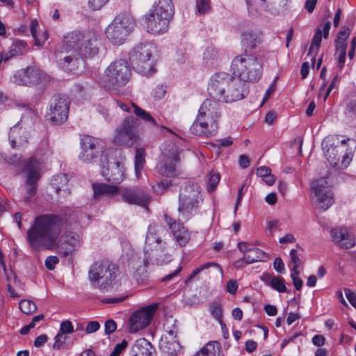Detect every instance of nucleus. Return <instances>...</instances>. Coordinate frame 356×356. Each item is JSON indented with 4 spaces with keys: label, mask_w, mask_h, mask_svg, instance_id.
Returning a JSON list of instances; mask_svg holds the SVG:
<instances>
[{
    "label": "nucleus",
    "mask_w": 356,
    "mask_h": 356,
    "mask_svg": "<svg viewBox=\"0 0 356 356\" xmlns=\"http://www.w3.org/2000/svg\"><path fill=\"white\" fill-rule=\"evenodd\" d=\"M241 42L246 51L255 49L260 42L259 35L253 31H247L242 34Z\"/></svg>",
    "instance_id": "473e14b6"
},
{
    "label": "nucleus",
    "mask_w": 356,
    "mask_h": 356,
    "mask_svg": "<svg viewBox=\"0 0 356 356\" xmlns=\"http://www.w3.org/2000/svg\"><path fill=\"white\" fill-rule=\"evenodd\" d=\"M220 350V343L217 341H211L208 342L193 356H219Z\"/></svg>",
    "instance_id": "f704fd0d"
},
{
    "label": "nucleus",
    "mask_w": 356,
    "mask_h": 356,
    "mask_svg": "<svg viewBox=\"0 0 356 356\" xmlns=\"http://www.w3.org/2000/svg\"><path fill=\"white\" fill-rule=\"evenodd\" d=\"M109 0H89L88 6L93 10H100Z\"/></svg>",
    "instance_id": "864d4df0"
},
{
    "label": "nucleus",
    "mask_w": 356,
    "mask_h": 356,
    "mask_svg": "<svg viewBox=\"0 0 356 356\" xmlns=\"http://www.w3.org/2000/svg\"><path fill=\"white\" fill-rule=\"evenodd\" d=\"M56 180L60 181V182H64V185L61 186H54L56 193L58 195H61V192L63 191L64 195H68L70 193L69 190L67 189V184L68 182L67 177L66 175H58L56 178Z\"/></svg>",
    "instance_id": "09e8293b"
},
{
    "label": "nucleus",
    "mask_w": 356,
    "mask_h": 356,
    "mask_svg": "<svg viewBox=\"0 0 356 356\" xmlns=\"http://www.w3.org/2000/svg\"><path fill=\"white\" fill-rule=\"evenodd\" d=\"M63 227L62 218L54 214H44L36 217L27 231V241L35 251L52 250L56 246L57 240Z\"/></svg>",
    "instance_id": "f257e3e1"
},
{
    "label": "nucleus",
    "mask_w": 356,
    "mask_h": 356,
    "mask_svg": "<svg viewBox=\"0 0 356 356\" xmlns=\"http://www.w3.org/2000/svg\"><path fill=\"white\" fill-rule=\"evenodd\" d=\"M210 312L213 316L214 318H216L219 323L221 325V328L226 330V334H227V329L226 327L225 324L223 323L222 320V307L221 305L218 302H213L210 305Z\"/></svg>",
    "instance_id": "79ce46f5"
},
{
    "label": "nucleus",
    "mask_w": 356,
    "mask_h": 356,
    "mask_svg": "<svg viewBox=\"0 0 356 356\" xmlns=\"http://www.w3.org/2000/svg\"><path fill=\"white\" fill-rule=\"evenodd\" d=\"M210 267H215L216 268H217L220 271V273L221 274H222V269L221 268V267L220 266L219 264H218L216 262H207L206 264H204L201 265L198 268H195L192 272V273L190 275L188 278L190 280L193 279L195 276H196L200 272H202V270H204L205 269H207V268H209Z\"/></svg>",
    "instance_id": "49530a36"
},
{
    "label": "nucleus",
    "mask_w": 356,
    "mask_h": 356,
    "mask_svg": "<svg viewBox=\"0 0 356 356\" xmlns=\"http://www.w3.org/2000/svg\"><path fill=\"white\" fill-rule=\"evenodd\" d=\"M144 21L147 31L152 34L164 33L169 28V20L150 10L145 15Z\"/></svg>",
    "instance_id": "393cba45"
},
{
    "label": "nucleus",
    "mask_w": 356,
    "mask_h": 356,
    "mask_svg": "<svg viewBox=\"0 0 356 356\" xmlns=\"http://www.w3.org/2000/svg\"><path fill=\"white\" fill-rule=\"evenodd\" d=\"M58 254L64 258L81 247L80 236L74 232H66L58 243Z\"/></svg>",
    "instance_id": "b1692460"
},
{
    "label": "nucleus",
    "mask_w": 356,
    "mask_h": 356,
    "mask_svg": "<svg viewBox=\"0 0 356 356\" xmlns=\"http://www.w3.org/2000/svg\"><path fill=\"white\" fill-rule=\"evenodd\" d=\"M38 26V22L37 20H32L30 24V30L31 35L33 38L35 46H42L48 38L47 31H44L41 36L38 34L37 28Z\"/></svg>",
    "instance_id": "58836bf2"
},
{
    "label": "nucleus",
    "mask_w": 356,
    "mask_h": 356,
    "mask_svg": "<svg viewBox=\"0 0 356 356\" xmlns=\"http://www.w3.org/2000/svg\"><path fill=\"white\" fill-rule=\"evenodd\" d=\"M158 308L156 303L142 307L135 312L129 318V329L131 333H135L147 327Z\"/></svg>",
    "instance_id": "f3484780"
},
{
    "label": "nucleus",
    "mask_w": 356,
    "mask_h": 356,
    "mask_svg": "<svg viewBox=\"0 0 356 356\" xmlns=\"http://www.w3.org/2000/svg\"><path fill=\"white\" fill-rule=\"evenodd\" d=\"M347 111L352 118L356 120V99L350 101L347 105Z\"/></svg>",
    "instance_id": "680f3d73"
},
{
    "label": "nucleus",
    "mask_w": 356,
    "mask_h": 356,
    "mask_svg": "<svg viewBox=\"0 0 356 356\" xmlns=\"http://www.w3.org/2000/svg\"><path fill=\"white\" fill-rule=\"evenodd\" d=\"M129 60L137 72L143 76H150L156 71V48L151 42L140 43L130 51Z\"/></svg>",
    "instance_id": "7ed1b4c3"
},
{
    "label": "nucleus",
    "mask_w": 356,
    "mask_h": 356,
    "mask_svg": "<svg viewBox=\"0 0 356 356\" xmlns=\"http://www.w3.org/2000/svg\"><path fill=\"white\" fill-rule=\"evenodd\" d=\"M135 25V20L129 13H121L106 29V38L112 44L120 45L133 31Z\"/></svg>",
    "instance_id": "6e6552de"
},
{
    "label": "nucleus",
    "mask_w": 356,
    "mask_h": 356,
    "mask_svg": "<svg viewBox=\"0 0 356 356\" xmlns=\"http://www.w3.org/2000/svg\"><path fill=\"white\" fill-rule=\"evenodd\" d=\"M99 328H100L99 323L96 321H90L88 323V324L86 327V329H85V332L87 334H92V333H94V332H97V330H99Z\"/></svg>",
    "instance_id": "6e6d98bb"
},
{
    "label": "nucleus",
    "mask_w": 356,
    "mask_h": 356,
    "mask_svg": "<svg viewBox=\"0 0 356 356\" xmlns=\"http://www.w3.org/2000/svg\"><path fill=\"white\" fill-rule=\"evenodd\" d=\"M350 33V31L349 29L346 28L339 32L337 35V38L335 40L344 41L346 42V40L348 38Z\"/></svg>",
    "instance_id": "0e129e2a"
},
{
    "label": "nucleus",
    "mask_w": 356,
    "mask_h": 356,
    "mask_svg": "<svg viewBox=\"0 0 356 356\" xmlns=\"http://www.w3.org/2000/svg\"><path fill=\"white\" fill-rule=\"evenodd\" d=\"M245 264H250L257 261H266L269 259V256L263 250L254 248L250 254L244 255Z\"/></svg>",
    "instance_id": "4c0bfd02"
},
{
    "label": "nucleus",
    "mask_w": 356,
    "mask_h": 356,
    "mask_svg": "<svg viewBox=\"0 0 356 356\" xmlns=\"http://www.w3.org/2000/svg\"><path fill=\"white\" fill-rule=\"evenodd\" d=\"M70 101L65 96L54 95L49 102L48 115L51 122L63 124L68 117Z\"/></svg>",
    "instance_id": "a211bd4d"
},
{
    "label": "nucleus",
    "mask_w": 356,
    "mask_h": 356,
    "mask_svg": "<svg viewBox=\"0 0 356 356\" xmlns=\"http://www.w3.org/2000/svg\"><path fill=\"white\" fill-rule=\"evenodd\" d=\"M59 260L56 256H49L45 260V266L48 270H54Z\"/></svg>",
    "instance_id": "4d7b16f0"
},
{
    "label": "nucleus",
    "mask_w": 356,
    "mask_h": 356,
    "mask_svg": "<svg viewBox=\"0 0 356 356\" xmlns=\"http://www.w3.org/2000/svg\"><path fill=\"white\" fill-rule=\"evenodd\" d=\"M38 120V114L35 111L28 108L26 113L23 114L19 122L10 129L9 140L12 147L22 146L28 141V131Z\"/></svg>",
    "instance_id": "ddd939ff"
},
{
    "label": "nucleus",
    "mask_w": 356,
    "mask_h": 356,
    "mask_svg": "<svg viewBox=\"0 0 356 356\" xmlns=\"http://www.w3.org/2000/svg\"><path fill=\"white\" fill-rule=\"evenodd\" d=\"M220 175L218 172L211 170L208 175L207 184L208 191L211 192L216 188L219 183Z\"/></svg>",
    "instance_id": "37998d69"
},
{
    "label": "nucleus",
    "mask_w": 356,
    "mask_h": 356,
    "mask_svg": "<svg viewBox=\"0 0 356 356\" xmlns=\"http://www.w3.org/2000/svg\"><path fill=\"white\" fill-rule=\"evenodd\" d=\"M132 107L134 108V113L136 115L140 120H143L145 122L150 123L152 124H156V120L151 115V114L146 111L142 109L136 104L132 103Z\"/></svg>",
    "instance_id": "a19ab883"
},
{
    "label": "nucleus",
    "mask_w": 356,
    "mask_h": 356,
    "mask_svg": "<svg viewBox=\"0 0 356 356\" xmlns=\"http://www.w3.org/2000/svg\"><path fill=\"white\" fill-rule=\"evenodd\" d=\"M270 172L271 170L266 166H261L257 170V175L262 178H264Z\"/></svg>",
    "instance_id": "338daca9"
},
{
    "label": "nucleus",
    "mask_w": 356,
    "mask_h": 356,
    "mask_svg": "<svg viewBox=\"0 0 356 356\" xmlns=\"http://www.w3.org/2000/svg\"><path fill=\"white\" fill-rule=\"evenodd\" d=\"M67 337L65 334H63L60 332L54 337V343L53 344V348L59 350L60 347L65 343Z\"/></svg>",
    "instance_id": "603ef678"
},
{
    "label": "nucleus",
    "mask_w": 356,
    "mask_h": 356,
    "mask_svg": "<svg viewBox=\"0 0 356 356\" xmlns=\"http://www.w3.org/2000/svg\"><path fill=\"white\" fill-rule=\"evenodd\" d=\"M145 150L143 147L136 148L134 156V168L136 176L138 179L141 177V171L145 164Z\"/></svg>",
    "instance_id": "e433bc0d"
},
{
    "label": "nucleus",
    "mask_w": 356,
    "mask_h": 356,
    "mask_svg": "<svg viewBox=\"0 0 356 356\" xmlns=\"http://www.w3.org/2000/svg\"><path fill=\"white\" fill-rule=\"evenodd\" d=\"M336 53L346 52L347 43L344 41L335 40Z\"/></svg>",
    "instance_id": "69168bd1"
},
{
    "label": "nucleus",
    "mask_w": 356,
    "mask_h": 356,
    "mask_svg": "<svg viewBox=\"0 0 356 356\" xmlns=\"http://www.w3.org/2000/svg\"><path fill=\"white\" fill-rule=\"evenodd\" d=\"M81 149L79 158L85 163L95 162L102 153L98 139L90 136L81 138Z\"/></svg>",
    "instance_id": "6ab92c4d"
},
{
    "label": "nucleus",
    "mask_w": 356,
    "mask_h": 356,
    "mask_svg": "<svg viewBox=\"0 0 356 356\" xmlns=\"http://www.w3.org/2000/svg\"><path fill=\"white\" fill-rule=\"evenodd\" d=\"M200 187L197 183L187 181L179 191L178 212L179 220L187 221L197 213L199 204L202 202Z\"/></svg>",
    "instance_id": "20e7f679"
},
{
    "label": "nucleus",
    "mask_w": 356,
    "mask_h": 356,
    "mask_svg": "<svg viewBox=\"0 0 356 356\" xmlns=\"http://www.w3.org/2000/svg\"><path fill=\"white\" fill-rule=\"evenodd\" d=\"M125 156H122L120 159L114 161H108L107 167H103L102 175L106 179L114 184H120L125 177L124 174Z\"/></svg>",
    "instance_id": "4be33fe9"
},
{
    "label": "nucleus",
    "mask_w": 356,
    "mask_h": 356,
    "mask_svg": "<svg viewBox=\"0 0 356 356\" xmlns=\"http://www.w3.org/2000/svg\"><path fill=\"white\" fill-rule=\"evenodd\" d=\"M97 34L92 31H74L65 36L67 48L74 49L85 58L97 54Z\"/></svg>",
    "instance_id": "39448f33"
},
{
    "label": "nucleus",
    "mask_w": 356,
    "mask_h": 356,
    "mask_svg": "<svg viewBox=\"0 0 356 356\" xmlns=\"http://www.w3.org/2000/svg\"><path fill=\"white\" fill-rule=\"evenodd\" d=\"M131 74L127 62L122 59L116 60L105 70L102 84L108 89L117 90L129 81Z\"/></svg>",
    "instance_id": "1a4fd4ad"
},
{
    "label": "nucleus",
    "mask_w": 356,
    "mask_h": 356,
    "mask_svg": "<svg viewBox=\"0 0 356 356\" xmlns=\"http://www.w3.org/2000/svg\"><path fill=\"white\" fill-rule=\"evenodd\" d=\"M312 189L314 195L316 207L326 211L334 202L333 193L327 181L325 178H321L312 182Z\"/></svg>",
    "instance_id": "2eb2a0df"
},
{
    "label": "nucleus",
    "mask_w": 356,
    "mask_h": 356,
    "mask_svg": "<svg viewBox=\"0 0 356 356\" xmlns=\"http://www.w3.org/2000/svg\"><path fill=\"white\" fill-rule=\"evenodd\" d=\"M151 343L144 338L138 339L132 346L131 356H153Z\"/></svg>",
    "instance_id": "7c9ffc66"
},
{
    "label": "nucleus",
    "mask_w": 356,
    "mask_h": 356,
    "mask_svg": "<svg viewBox=\"0 0 356 356\" xmlns=\"http://www.w3.org/2000/svg\"><path fill=\"white\" fill-rule=\"evenodd\" d=\"M322 40V30L317 29L315 31L314 35L309 48V52L306 56V59H309L312 61V65L315 63V54L318 51Z\"/></svg>",
    "instance_id": "c9c22d12"
},
{
    "label": "nucleus",
    "mask_w": 356,
    "mask_h": 356,
    "mask_svg": "<svg viewBox=\"0 0 356 356\" xmlns=\"http://www.w3.org/2000/svg\"><path fill=\"white\" fill-rule=\"evenodd\" d=\"M117 268L108 261H97L93 263L88 271V279L100 289L111 286L116 278Z\"/></svg>",
    "instance_id": "f8f14e48"
},
{
    "label": "nucleus",
    "mask_w": 356,
    "mask_h": 356,
    "mask_svg": "<svg viewBox=\"0 0 356 356\" xmlns=\"http://www.w3.org/2000/svg\"><path fill=\"white\" fill-rule=\"evenodd\" d=\"M149 10L169 21L172 19L175 13L172 0H156Z\"/></svg>",
    "instance_id": "cd10ccee"
},
{
    "label": "nucleus",
    "mask_w": 356,
    "mask_h": 356,
    "mask_svg": "<svg viewBox=\"0 0 356 356\" xmlns=\"http://www.w3.org/2000/svg\"><path fill=\"white\" fill-rule=\"evenodd\" d=\"M117 328L116 323L113 319L107 320L104 324V332L106 334L113 333Z\"/></svg>",
    "instance_id": "5fc2aeb1"
},
{
    "label": "nucleus",
    "mask_w": 356,
    "mask_h": 356,
    "mask_svg": "<svg viewBox=\"0 0 356 356\" xmlns=\"http://www.w3.org/2000/svg\"><path fill=\"white\" fill-rule=\"evenodd\" d=\"M23 170L26 175L25 188L27 196L25 201H30V198L34 195L37 191L38 181L40 179V165L39 161L31 157L29 159L23 161Z\"/></svg>",
    "instance_id": "dca6fc26"
},
{
    "label": "nucleus",
    "mask_w": 356,
    "mask_h": 356,
    "mask_svg": "<svg viewBox=\"0 0 356 356\" xmlns=\"http://www.w3.org/2000/svg\"><path fill=\"white\" fill-rule=\"evenodd\" d=\"M119 193L123 202L130 204L146 207L151 200L149 193L137 186L121 188Z\"/></svg>",
    "instance_id": "aec40b11"
},
{
    "label": "nucleus",
    "mask_w": 356,
    "mask_h": 356,
    "mask_svg": "<svg viewBox=\"0 0 356 356\" xmlns=\"http://www.w3.org/2000/svg\"><path fill=\"white\" fill-rule=\"evenodd\" d=\"M345 294L350 303L356 308V291L353 292L349 289H345Z\"/></svg>",
    "instance_id": "052dcab7"
},
{
    "label": "nucleus",
    "mask_w": 356,
    "mask_h": 356,
    "mask_svg": "<svg viewBox=\"0 0 356 356\" xmlns=\"http://www.w3.org/2000/svg\"><path fill=\"white\" fill-rule=\"evenodd\" d=\"M44 74L39 69L34 67H28L21 69L15 72L10 78L11 82L19 86H30L41 82Z\"/></svg>",
    "instance_id": "5701e85b"
},
{
    "label": "nucleus",
    "mask_w": 356,
    "mask_h": 356,
    "mask_svg": "<svg viewBox=\"0 0 356 356\" xmlns=\"http://www.w3.org/2000/svg\"><path fill=\"white\" fill-rule=\"evenodd\" d=\"M289 257V266L300 267L303 263L302 254L298 252L297 249L291 250Z\"/></svg>",
    "instance_id": "c03bdc74"
},
{
    "label": "nucleus",
    "mask_w": 356,
    "mask_h": 356,
    "mask_svg": "<svg viewBox=\"0 0 356 356\" xmlns=\"http://www.w3.org/2000/svg\"><path fill=\"white\" fill-rule=\"evenodd\" d=\"M262 70L260 61L252 55L236 56L231 65L232 74L245 83L258 81L261 76Z\"/></svg>",
    "instance_id": "0eeeda50"
},
{
    "label": "nucleus",
    "mask_w": 356,
    "mask_h": 356,
    "mask_svg": "<svg viewBox=\"0 0 356 356\" xmlns=\"http://www.w3.org/2000/svg\"><path fill=\"white\" fill-rule=\"evenodd\" d=\"M207 90L212 98L225 103L243 99L249 92L246 83L226 72L213 74Z\"/></svg>",
    "instance_id": "f03ea898"
},
{
    "label": "nucleus",
    "mask_w": 356,
    "mask_h": 356,
    "mask_svg": "<svg viewBox=\"0 0 356 356\" xmlns=\"http://www.w3.org/2000/svg\"><path fill=\"white\" fill-rule=\"evenodd\" d=\"M190 129L191 133L197 136H209L217 131L218 125L215 121L211 122L198 114Z\"/></svg>",
    "instance_id": "a878e982"
},
{
    "label": "nucleus",
    "mask_w": 356,
    "mask_h": 356,
    "mask_svg": "<svg viewBox=\"0 0 356 356\" xmlns=\"http://www.w3.org/2000/svg\"><path fill=\"white\" fill-rule=\"evenodd\" d=\"M165 94V89L163 86H156L152 91V95L156 99H161Z\"/></svg>",
    "instance_id": "13d9d810"
},
{
    "label": "nucleus",
    "mask_w": 356,
    "mask_h": 356,
    "mask_svg": "<svg viewBox=\"0 0 356 356\" xmlns=\"http://www.w3.org/2000/svg\"><path fill=\"white\" fill-rule=\"evenodd\" d=\"M95 197L102 195H113L119 193L120 188L115 185H110L104 183H95L92 184Z\"/></svg>",
    "instance_id": "72a5a7b5"
},
{
    "label": "nucleus",
    "mask_w": 356,
    "mask_h": 356,
    "mask_svg": "<svg viewBox=\"0 0 356 356\" xmlns=\"http://www.w3.org/2000/svg\"><path fill=\"white\" fill-rule=\"evenodd\" d=\"M348 140L349 138L341 140L338 135L328 136L323 139L322 147L324 155L332 166L343 169L350 164L352 160L351 154H341L344 149V145Z\"/></svg>",
    "instance_id": "423d86ee"
},
{
    "label": "nucleus",
    "mask_w": 356,
    "mask_h": 356,
    "mask_svg": "<svg viewBox=\"0 0 356 356\" xmlns=\"http://www.w3.org/2000/svg\"><path fill=\"white\" fill-rule=\"evenodd\" d=\"M180 158L177 147L172 143L165 144L162 149V157L157 165L158 172L166 177H173L177 175V163Z\"/></svg>",
    "instance_id": "4468645a"
},
{
    "label": "nucleus",
    "mask_w": 356,
    "mask_h": 356,
    "mask_svg": "<svg viewBox=\"0 0 356 356\" xmlns=\"http://www.w3.org/2000/svg\"><path fill=\"white\" fill-rule=\"evenodd\" d=\"M165 232L161 226L150 225L145 239V262H155L158 265H162L170 260V255H165L166 261L161 258L160 252L163 251L161 245V234Z\"/></svg>",
    "instance_id": "9b49d317"
},
{
    "label": "nucleus",
    "mask_w": 356,
    "mask_h": 356,
    "mask_svg": "<svg viewBox=\"0 0 356 356\" xmlns=\"http://www.w3.org/2000/svg\"><path fill=\"white\" fill-rule=\"evenodd\" d=\"M219 58L218 51L213 47H208L203 54V60L208 66L214 65Z\"/></svg>",
    "instance_id": "ea45409f"
},
{
    "label": "nucleus",
    "mask_w": 356,
    "mask_h": 356,
    "mask_svg": "<svg viewBox=\"0 0 356 356\" xmlns=\"http://www.w3.org/2000/svg\"><path fill=\"white\" fill-rule=\"evenodd\" d=\"M59 332L63 334L72 333L74 332V327L72 322L68 320L63 321L60 323Z\"/></svg>",
    "instance_id": "3c124183"
},
{
    "label": "nucleus",
    "mask_w": 356,
    "mask_h": 356,
    "mask_svg": "<svg viewBox=\"0 0 356 356\" xmlns=\"http://www.w3.org/2000/svg\"><path fill=\"white\" fill-rule=\"evenodd\" d=\"M67 49L65 52L58 54V63L64 70L76 72L83 65V56L74 49Z\"/></svg>",
    "instance_id": "412c9836"
},
{
    "label": "nucleus",
    "mask_w": 356,
    "mask_h": 356,
    "mask_svg": "<svg viewBox=\"0 0 356 356\" xmlns=\"http://www.w3.org/2000/svg\"><path fill=\"white\" fill-rule=\"evenodd\" d=\"M139 120L132 115L126 117L115 129L113 143L115 145L131 147L139 144Z\"/></svg>",
    "instance_id": "9d476101"
},
{
    "label": "nucleus",
    "mask_w": 356,
    "mask_h": 356,
    "mask_svg": "<svg viewBox=\"0 0 356 356\" xmlns=\"http://www.w3.org/2000/svg\"><path fill=\"white\" fill-rule=\"evenodd\" d=\"M284 282L285 281L282 277H274L270 287H272L273 289L277 291L280 293H286L288 291Z\"/></svg>",
    "instance_id": "de8ad7c7"
},
{
    "label": "nucleus",
    "mask_w": 356,
    "mask_h": 356,
    "mask_svg": "<svg viewBox=\"0 0 356 356\" xmlns=\"http://www.w3.org/2000/svg\"><path fill=\"white\" fill-rule=\"evenodd\" d=\"M238 289L236 282L234 280H229L227 284V291L231 293L234 294Z\"/></svg>",
    "instance_id": "774afa93"
},
{
    "label": "nucleus",
    "mask_w": 356,
    "mask_h": 356,
    "mask_svg": "<svg viewBox=\"0 0 356 356\" xmlns=\"http://www.w3.org/2000/svg\"><path fill=\"white\" fill-rule=\"evenodd\" d=\"M273 268L277 273H283L284 272V264L280 257H276L275 259Z\"/></svg>",
    "instance_id": "bf43d9fd"
},
{
    "label": "nucleus",
    "mask_w": 356,
    "mask_h": 356,
    "mask_svg": "<svg viewBox=\"0 0 356 356\" xmlns=\"http://www.w3.org/2000/svg\"><path fill=\"white\" fill-rule=\"evenodd\" d=\"M200 115L210 121H215L220 117L219 104L217 102L206 99L199 109Z\"/></svg>",
    "instance_id": "c85d7f7f"
},
{
    "label": "nucleus",
    "mask_w": 356,
    "mask_h": 356,
    "mask_svg": "<svg viewBox=\"0 0 356 356\" xmlns=\"http://www.w3.org/2000/svg\"><path fill=\"white\" fill-rule=\"evenodd\" d=\"M20 310L26 314H30L35 312L37 309L36 305L28 300H22L19 303Z\"/></svg>",
    "instance_id": "a18cd8bd"
},
{
    "label": "nucleus",
    "mask_w": 356,
    "mask_h": 356,
    "mask_svg": "<svg viewBox=\"0 0 356 356\" xmlns=\"http://www.w3.org/2000/svg\"><path fill=\"white\" fill-rule=\"evenodd\" d=\"M164 220L168 224L177 242L181 245H186L190 240V234L183 225L177 222L168 215H164Z\"/></svg>",
    "instance_id": "bb28decb"
},
{
    "label": "nucleus",
    "mask_w": 356,
    "mask_h": 356,
    "mask_svg": "<svg viewBox=\"0 0 356 356\" xmlns=\"http://www.w3.org/2000/svg\"><path fill=\"white\" fill-rule=\"evenodd\" d=\"M196 8L200 14H207L211 10V1L210 0H197Z\"/></svg>",
    "instance_id": "8fccbe9b"
},
{
    "label": "nucleus",
    "mask_w": 356,
    "mask_h": 356,
    "mask_svg": "<svg viewBox=\"0 0 356 356\" xmlns=\"http://www.w3.org/2000/svg\"><path fill=\"white\" fill-rule=\"evenodd\" d=\"M331 236L334 242L346 249L351 248L355 244V239L341 229H332Z\"/></svg>",
    "instance_id": "c756f323"
},
{
    "label": "nucleus",
    "mask_w": 356,
    "mask_h": 356,
    "mask_svg": "<svg viewBox=\"0 0 356 356\" xmlns=\"http://www.w3.org/2000/svg\"><path fill=\"white\" fill-rule=\"evenodd\" d=\"M238 248L239 250L245 254H250L251 251L254 248H251L250 245L246 242H240L238 243Z\"/></svg>",
    "instance_id": "e2e57ef3"
},
{
    "label": "nucleus",
    "mask_w": 356,
    "mask_h": 356,
    "mask_svg": "<svg viewBox=\"0 0 356 356\" xmlns=\"http://www.w3.org/2000/svg\"><path fill=\"white\" fill-rule=\"evenodd\" d=\"M161 350L167 355H174L180 352L181 346L177 339L161 337L159 343Z\"/></svg>",
    "instance_id": "2f4dec72"
}]
</instances>
